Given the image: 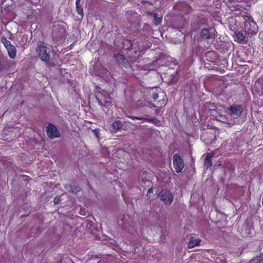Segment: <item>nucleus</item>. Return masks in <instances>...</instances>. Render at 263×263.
<instances>
[{
	"mask_svg": "<svg viewBox=\"0 0 263 263\" xmlns=\"http://www.w3.org/2000/svg\"><path fill=\"white\" fill-rule=\"evenodd\" d=\"M158 197L165 203V204L170 205L172 203L174 196L172 193L168 190H163L160 192Z\"/></svg>",
	"mask_w": 263,
	"mask_h": 263,
	"instance_id": "20e7f679",
	"label": "nucleus"
},
{
	"mask_svg": "<svg viewBox=\"0 0 263 263\" xmlns=\"http://www.w3.org/2000/svg\"><path fill=\"white\" fill-rule=\"evenodd\" d=\"M153 190L152 188H151L149 189L148 191H147V195H150L151 194H153Z\"/></svg>",
	"mask_w": 263,
	"mask_h": 263,
	"instance_id": "cd10ccee",
	"label": "nucleus"
},
{
	"mask_svg": "<svg viewBox=\"0 0 263 263\" xmlns=\"http://www.w3.org/2000/svg\"><path fill=\"white\" fill-rule=\"evenodd\" d=\"M211 157L212 156L209 154L206 156L204 160V164L207 167H209L212 166Z\"/></svg>",
	"mask_w": 263,
	"mask_h": 263,
	"instance_id": "2eb2a0df",
	"label": "nucleus"
},
{
	"mask_svg": "<svg viewBox=\"0 0 263 263\" xmlns=\"http://www.w3.org/2000/svg\"><path fill=\"white\" fill-rule=\"evenodd\" d=\"M151 123H154L156 126H159L160 124V121L155 118H153V120L151 121Z\"/></svg>",
	"mask_w": 263,
	"mask_h": 263,
	"instance_id": "412c9836",
	"label": "nucleus"
},
{
	"mask_svg": "<svg viewBox=\"0 0 263 263\" xmlns=\"http://www.w3.org/2000/svg\"><path fill=\"white\" fill-rule=\"evenodd\" d=\"M161 94L162 95V96L163 97L164 96L163 92H161ZM165 104H166L165 100L164 99V97H163V99L157 103V105H153V104H150L149 106L151 108L156 107V113L159 114L158 109H160L163 106H164Z\"/></svg>",
	"mask_w": 263,
	"mask_h": 263,
	"instance_id": "6e6552de",
	"label": "nucleus"
},
{
	"mask_svg": "<svg viewBox=\"0 0 263 263\" xmlns=\"http://www.w3.org/2000/svg\"><path fill=\"white\" fill-rule=\"evenodd\" d=\"M159 97V94L158 93H154L153 95V99L156 101V99Z\"/></svg>",
	"mask_w": 263,
	"mask_h": 263,
	"instance_id": "393cba45",
	"label": "nucleus"
},
{
	"mask_svg": "<svg viewBox=\"0 0 263 263\" xmlns=\"http://www.w3.org/2000/svg\"><path fill=\"white\" fill-rule=\"evenodd\" d=\"M245 31L251 35L255 34L258 31V28L256 23L251 20L246 22L245 24Z\"/></svg>",
	"mask_w": 263,
	"mask_h": 263,
	"instance_id": "39448f33",
	"label": "nucleus"
},
{
	"mask_svg": "<svg viewBox=\"0 0 263 263\" xmlns=\"http://www.w3.org/2000/svg\"><path fill=\"white\" fill-rule=\"evenodd\" d=\"M236 39L237 41L241 44L246 43V41L243 33L241 32H239L236 34Z\"/></svg>",
	"mask_w": 263,
	"mask_h": 263,
	"instance_id": "f8f14e48",
	"label": "nucleus"
},
{
	"mask_svg": "<svg viewBox=\"0 0 263 263\" xmlns=\"http://www.w3.org/2000/svg\"><path fill=\"white\" fill-rule=\"evenodd\" d=\"M206 137V134L205 133V134H203L201 136V139H202V140H203L204 141V142L208 144H211V143H213L212 142H210L209 141V140H206L205 139V137Z\"/></svg>",
	"mask_w": 263,
	"mask_h": 263,
	"instance_id": "aec40b11",
	"label": "nucleus"
},
{
	"mask_svg": "<svg viewBox=\"0 0 263 263\" xmlns=\"http://www.w3.org/2000/svg\"><path fill=\"white\" fill-rule=\"evenodd\" d=\"M97 98L101 105L108 107L110 105L111 103V99L110 95L107 91L103 90L102 92H98L97 95Z\"/></svg>",
	"mask_w": 263,
	"mask_h": 263,
	"instance_id": "7ed1b4c3",
	"label": "nucleus"
},
{
	"mask_svg": "<svg viewBox=\"0 0 263 263\" xmlns=\"http://www.w3.org/2000/svg\"><path fill=\"white\" fill-rule=\"evenodd\" d=\"M41 0H31V3L33 4L36 5L40 2Z\"/></svg>",
	"mask_w": 263,
	"mask_h": 263,
	"instance_id": "bb28decb",
	"label": "nucleus"
},
{
	"mask_svg": "<svg viewBox=\"0 0 263 263\" xmlns=\"http://www.w3.org/2000/svg\"><path fill=\"white\" fill-rule=\"evenodd\" d=\"M7 50L8 54L11 58L13 59L15 57L16 53V48L14 46L12 45V46H9V47L7 48Z\"/></svg>",
	"mask_w": 263,
	"mask_h": 263,
	"instance_id": "9b49d317",
	"label": "nucleus"
},
{
	"mask_svg": "<svg viewBox=\"0 0 263 263\" xmlns=\"http://www.w3.org/2000/svg\"><path fill=\"white\" fill-rule=\"evenodd\" d=\"M231 112L237 116H239L242 113V108L240 106L233 105L230 108Z\"/></svg>",
	"mask_w": 263,
	"mask_h": 263,
	"instance_id": "1a4fd4ad",
	"label": "nucleus"
},
{
	"mask_svg": "<svg viewBox=\"0 0 263 263\" xmlns=\"http://www.w3.org/2000/svg\"><path fill=\"white\" fill-rule=\"evenodd\" d=\"M47 134L51 138L60 137V134L57 128L52 124H49L47 127Z\"/></svg>",
	"mask_w": 263,
	"mask_h": 263,
	"instance_id": "0eeeda50",
	"label": "nucleus"
},
{
	"mask_svg": "<svg viewBox=\"0 0 263 263\" xmlns=\"http://www.w3.org/2000/svg\"><path fill=\"white\" fill-rule=\"evenodd\" d=\"M81 0H76V4L78 5V4H80Z\"/></svg>",
	"mask_w": 263,
	"mask_h": 263,
	"instance_id": "c85d7f7f",
	"label": "nucleus"
},
{
	"mask_svg": "<svg viewBox=\"0 0 263 263\" xmlns=\"http://www.w3.org/2000/svg\"><path fill=\"white\" fill-rule=\"evenodd\" d=\"M173 166L176 173H180L184 167V162L179 155L176 154L173 157Z\"/></svg>",
	"mask_w": 263,
	"mask_h": 263,
	"instance_id": "423d86ee",
	"label": "nucleus"
},
{
	"mask_svg": "<svg viewBox=\"0 0 263 263\" xmlns=\"http://www.w3.org/2000/svg\"><path fill=\"white\" fill-rule=\"evenodd\" d=\"M112 127L114 129L119 130L121 129L123 124L121 121L119 120L115 121L112 124Z\"/></svg>",
	"mask_w": 263,
	"mask_h": 263,
	"instance_id": "ddd939ff",
	"label": "nucleus"
},
{
	"mask_svg": "<svg viewBox=\"0 0 263 263\" xmlns=\"http://www.w3.org/2000/svg\"><path fill=\"white\" fill-rule=\"evenodd\" d=\"M205 111L208 115H210L213 118L229 125H233L235 120L233 117L229 114L225 108L222 105H215L213 103H206L205 105Z\"/></svg>",
	"mask_w": 263,
	"mask_h": 263,
	"instance_id": "f257e3e1",
	"label": "nucleus"
},
{
	"mask_svg": "<svg viewBox=\"0 0 263 263\" xmlns=\"http://www.w3.org/2000/svg\"><path fill=\"white\" fill-rule=\"evenodd\" d=\"M127 117L129 118H130L134 120H141L142 119H143V118L142 117H137L135 116H128Z\"/></svg>",
	"mask_w": 263,
	"mask_h": 263,
	"instance_id": "5701e85b",
	"label": "nucleus"
},
{
	"mask_svg": "<svg viewBox=\"0 0 263 263\" xmlns=\"http://www.w3.org/2000/svg\"><path fill=\"white\" fill-rule=\"evenodd\" d=\"M77 7V11L79 14H80L81 16L83 15V9L81 6L80 4H78V5H76Z\"/></svg>",
	"mask_w": 263,
	"mask_h": 263,
	"instance_id": "6ab92c4d",
	"label": "nucleus"
},
{
	"mask_svg": "<svg viewBox=\"0 0 263 263\" xmlns=\"http://www.w3.org/2000/svg\"><path fill=\"white\" fill-rule=\"evenodd\" d=\"M114 57L120 63L123 62L125 60V57L123 54H115Z\"/></svg>",
	"mask_w": 263,
	"mask_h": 263,
	"instance_id": "a211bd4d",
	"label": "nucleus"
},
{
	"mask_svg": "<svg viewBox=\"0 0 263 263\" xmlns=\"http://www.w3.org/2000/svg\"><path fill=\"white\" fill-rule=\"evenodd\" d=\"M154 17V23L156 25H158L159 24L161 21H162V17H158L157 16L156 14H153Z\"/></svg>",
	"mask_w": 263,
	"mask_h": 263,
	"instance_id": "f3484780",
	"label": "nucleus"
},
{
	"mask_svg": "<svg viewBox=\"0 0 263 263\" xmlns=\"http://www.w3.org/2000/svg\"><path fill=\"white\" fill-rule=\"evenodd\" d=\"M39 57L43 61H48L50 58V49L47 47L46 44L43 42H39L36 49Z\"/></svg>",
	"mask_w": 263,
	"mask_h": 263,
	"instance_id": "f03ea898",
	"label": "nucleus"
},
{
	"mask_svg": "<svg viewBox=\"0 0 263 263\" xmlns=\"http://www.w3.org/2000/svg\"><path fill=\"white\" fill-rule=\"evenodd\" d=\"M23 39H22V41L23 42H27V40H28V35H26V34H23Z\"/></svg>",
	"mask_w": 263,
	"mask_h": 263,
	"instance_id": "b1692460",
	"label": "nucleus"
},
{
	"mask_svg": "<svg viewBox=\"0 0 263 263\" xmlns=\"http://www.w3.org/2000/svg\"><path fill=\"white\" fill-rule=\"evenodd\" d=\"M80 189L79 187H71V192L73 193H77L80 191Z\"/></svg>",
	"mask_w": 263,
	"mask_h": 263,
	"instance_id": "4be33fe9",
	"label": "nucleus"
},
{
	"mask_svg": "<svg viewBox=\"0 0 263 263\" xmlns=\"http://www.w3.org/2000/svg\"><path fill=\"white\" fill-rule=\"evenodd\" d=\"M201 36L204 39H207L210 36V31L207 29H203L200 32Z\"/></svg>",
	"mask_w": 263,
	"mask_h": 263,
	"instance_id": "4468645a",
	"label": "nucleus"
},
{
	"mask_svg": "<svg viewBox=\"0 0 263 263\" xmlns=\"http://www.w3.org/2000/svg\"><path fill=\"white\" fill-rule=\"evenodd\" d=\"M200 241L201 240L200 239L192 237L188 243V246L190 248H194V247L199 245Z\"/></svg>",
	"mask_w": 263,
	"mask_h": 263,
	"instance_id": "9d476101",
	"label": "nucleus"
},
{
	"mask_svg": "<svg viewBox=\"0 0 263 263\" xmlns=\"http://www.w3.org/2000/svg\"><path fill=\"white\" fill-rule=\"evenodd\" d=\"M2 42L4 44V46L6 49L8 48V47H9V46L12 45H11L10 42L9 41H8L6 39V37H3L2 38Z\"/></svg>",
	"mask_w": 263,
	"mask_h": 263,
	"instance_id": "dca6fc26",
	"label": "nucleus"
},
{
	"mask_svg": "<svg viewBox=\"0 0 263 263\" xmlns=\"http://www.w3.org/2000/svg\"><path fill=\"white\" fill-rule=\"evenodd\" d=\"M143 118V119H142L141 120H143V121H147L148 122H151V121H152V120H153V118L152 119H149V118Z\"/></svg>",
	"mask_w": 263,
	"mask_h": 263,
	"instance_id": "a878e982",
	"label": "nucleus"
}]
</instances>
